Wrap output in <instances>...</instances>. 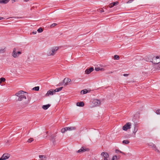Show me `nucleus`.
<instances>
[{
  "mask_svg": "<svg viewBox=\"0 0 160 160\" xmlns=\"http://www.w3.org/2000/svg\"><path fill=\"white\" fill-rule=\"evenodd\" d=\"M28 104V102L26 103H25V105H27Z\"/></svg>",
  "mask_w": 160,
  "mask_h": 160,
  "instance_id": "50",
  "label": "nucleus"
},
{
  "mask_svg": "<svg viewBox=\"0 0 160 160\" xmlns=\"http://www.w3.org/2000/svg\"><path fill=\"white\" fill-rule=\"evenodd\" d=\"M58 47H54L49 50L47 52V54L48 56L53 55L55 53V52L58 49Z\"/></svg>",
  "mask_w": 160,
  "mask_h": 160,
  "instance_id": "1",
  "label": "nucleus"
},
{
  "mask_svg": "<svg viewBox=\"0 0 160 160\" xmlns=\"http://www.w3.org/2000/svg\"><path fill=\"white\" fill-rule=\"evenodd\" d=\"M26 93V92H24L23 91L21 90L18 92L17 93L15 94V95L18 97V98L19 97L21 96L22 95L24 94V93Z\"/></svg>",
  "mask_w": 160,
  "mask_h": 160,
  "instance_id": "7",
  "label": "nucleus"
},
{
  "mask_svg": "<svg viewBox=\"0 0 160 160\" xmlns=\"http://www.w3.org/2000/svg\"><path fill=\"white\" fill-rule=\"evenodd\" d=\"M37 33V32L36 31H35V32H32V33L33 34H36Z\"/></svg>",
  "mask_w": 160,
  "mask_h": 160,
  "instance_id": "47",
  "label": "nucleus"
},
{
  "mask_svg": "<svg viewBox=\"0 0 160 160\" xmlns=\"http://www.w3.org/2000/svg\"><path fill=\"white\" fill-rule=\"evenodd\" d=\"M39 86H37V87H35L33 88L32 89V90H35V91H39Z\"/></svg>",
  "mask_w": 160,
  "mask_h": 160,
  "instance_id": "26",
  "label": "nucleus"
},
{
  "mask_svg": "<svg viewBox=\"0 0 160 160\" xmlns=\"http://www.w3.org/2000/svg\"><path fill=\"white\" fill-rule=\"evenodd\" d=\"M51 106V104H48L47 105H43L42 106V108L45 110L47 109Z\"/></svg>",
  "mask_w": 160,
  "mask_h": 160,
  "instance_id": "17",
  "label": "nucleus"
},
{
  "mask_svg": "<svg viewBox=\"0 0 160 160\" xmlns=\"http://www.w3.org/2000/svg\"><path fill=\"white\" fill-rule=\"evenodd\" d=\"M6 51V48L1 49H0V53H4Z\"/></svg>",
  "mask_w": 160,
  "mask_h": 160,
  "instance_id": "27",
  "label": "nucleus"
},
{
  "mask_svg": "<svg viewBox=\"0 0 160 160\" xmlns=\"http://www.w3.org/2000/svg\"><path fill=\"white\" fill-rule=\"evenodd\" d=\"M156 113L157 115L160 114V109H158L156 111Z\"/></svg>",
  "mask_w": 160,
  "mask_h": 160,
  "instance_id": "34",
  "label": "nucleus"
},
{
  "mask_svg": "<svg viewBox=\"0 0 160 160\" xmlns=\"http://www.w3.org/2000/svg\"><path fill=\"white\" fill-rule=\"evenodd\" d=\"M33 141V139L32 138H31L30 139H28L27 141L29 143H31Z\"/></svg>",
  "mask_w": 160,
  "mask_h": 160,
  "instance_id": "35",
  "label": "nucleus"
},
{
  "mask_svg": "<svg viewBox=\"0 0 160 160\" xmlns=\"http://www.w3.org/2000/svg\"><path fill=\"white\" fill-rule=\"evenodd\" d=\"M4 19V18L3 17H0V20H2V19Z\"/></svg>",
  "mask_w": 160,
  "mask_h": 160,
  "instance_id": "48",
  "label": "nucleus"
},
{
  "mask_svg": "<svg viewBox=\"0 0 160 160\" xmlns=\"http://www.w3.org/2000/svg\"><path fill=\"white\" fill-rule=\"evenodd\" d=\"M123 144H128L129 143V141L128 140H123L122 142Z\"/></svg>",
  "mask_w": 160,
  "mask_h": 160,
  "instance_id": "24",
  "label": "nucleus"
},
{
  "mask_svg": "<svg viewBox=\"0 0 160 160\" xmlns=\"http://www.w3.org/2000/svg\"><path fill=\"white\" fill-rule=\"evenodd\" d=\"M102 69H103V68H95V70L97 71H98L100 70H101Z\"/></svg>",
  "mask_w": 160,
  "mask_h": 160,
  "instance_id": "32",
  "label": "nucleus"
},
{
  "mask_svg": "<svg viewBox=\"0 0 160 160\" xmlns=\"http://www.w3.org/2000/svg\"><path fill=\"white\" fill-rule=\"evenodd\" d=\"M26 99V97L24 94L22 95L21 96H20L18 98V99H16V100L18 101H21L23 99Z\"/></svg>",
  "mask_w": 160,
  "mask_h": 160,
  "instance_id": "11",
  "label": "nucleus"
},
{
  "mask_svg": "<svg viewBox=\"0 0 160 160\" xmlns=\"http://www.w3.org/2000/svg\"><path fill=\"white\" fill-rule=\"evenodd\" d=\"M93 102V104L95 106H99L100 104V101L97 99L94 100Z\"/></svg>",
  "mask_w": 160,
  "mask_h": 160,
  "instance_id": "9",
  "label": "nucleus"
},
{
  "mask_svg": "<svg viewBox=\"0 0 160 160\" xmlns=\"http://www.w3.org/2000/svg\"><path fill=\"white\" fill-rule=\"evenodd\" d=\"M43 31V29L42 28H40L37 30L38 32L39 33L42 32Z\"/></svg>",
  "mask_w": 160,
  "mask_h": 160,
  "instance_id": "30",
  "label": "nucleus"
},
{
  "mask_svg": "<svg viewBox=\"0 0 160 160\" xmlns=\"http://www.w3.org/2000/svg\"><path fill=\"white\" fill-rule=\"evenodd\" d=\"M86 89H84V90H82L81 91V94H85L89 92Z\"/></svg>",
  "mask_w": 160,
  "mask_h": 160,
  "instance_id": "21",
  "label": "nucleus"
},
{
  "mask_svg": "<svg viewBox=\"0 0 160 160\" xmlns=\"http://www.w3.org/2000/svg\"><path fill=\"white\" fill-rule=\"evenodd\" d=\"M149 57L151 59L149 61L150 62V61H152V60H154V61H155V60H156L157 59H158L160 58V56H157L156 57V58H154V57H153V58H152L153 56H152L151 55H150V56H149Z\"/></svg>",
  "mask_w": 160,
  "mask_h": 160,
  "instance_id": "16",
  "label": "nucleus"
},
{
  "mask_svg": "<svg viewBox=\"0 0 160 160\" xmlns=\"http://www.w3.org/2000/svg\"><path fill=\"white\" fill-rule=\"evenodd\" d=\"M121 152V151H120V150H118V149H116L115 150V152L116 153H118V152Z\"/></svg>",
  "mask_w": 160,
  "mask_h": 160,
  "instance_id": "40",
  "label": "nucleus"
},
{
  "mask_svg": "<svg viewBox=\"0 0 160 160\" xmlns=\"http://www.w3.org/2000/svg\"><path fill=\"white\" fill-rule=\"evenodd\" d=\"M0 160H3V159L1 158H0Z\"/></svg>",
  "mask_w": 160,
  "mask_h": 160,
  "instance_id": "49",
  "label": "nucleus"
},
{
  "mask_svg": "<svg viewBox=\"0 0 160 160\" xmlns=\"http://www.w3.org/2000/svg\"><path fill=\"white\" fill-rule=\"evenodd\" d=\"M132 0H129L127 2V3H131L132 2Z\"/></svg>",
  "mask_w": 160,
  "mask_h": 160,
  "instance_id": "43",
  "label": "nucleus"
},
{
  "mask_svg": "<svg viewBox=\"0 0 160 160\" xmlns=\"http://www.w3.org/2000/svg\"><path fill=\"white\" fill-rule=\"evenodd\" d=\"M94 70V68L93 67H91L89 69H87L85 71V72L87 74L90 73L91 72Z\"/></svg>",
  "mask_w": 160,
  "mask_h": 160,
  "instance_id": "8",
  "label": "nucleus"
},
{
  "mask_svg": "<svg viewBox=\"0 0 160 160\" xmlns=\"http://www.w3.org/2000/svg\"><path fill=\"white\" fill-rule=\"evenodd\" d=\"M112 72H110L109 73H112Z\"/></svg>",
  "mask_w": 160,
  "mask_h": 160,
  "instance_id": "52",
  "label": "nucleus"
},
{
  "mask_svg": "<svg viewBox=\"0 0 160 160\" xmlns=\"http://www.w3.org/2000/svg\"><path fill=\"white\" fill-rule=\"evenodd\" d=\"M101 156L103 157H106V158L109 157V155L108 153L103 152L101 154Z\"/></svg>",
  "mask_w": 160,
  "mask_h": 160,
  "instance_id": "14",
  "label": "nucleus"
},
{
  "mask_svg": "<svg viewBox=\"0 0 160 160\" xmlns=\"http://www.w3.org/2000/svg\"><path fill=\"white\" fill-rule=\"evenodd\" d=\"M19 0H12V3H13L14 2H17Z\"/></svg>",
  "mask_w": 160,
  "mask_h": 160,
  "instance_id": "41",
  "label": "nucleus"
},
{
  "mask_svg": "<svg viewBox=\"0 0 160 160\" xmlns=\"http://www.w3.org/2000/svg\"><path fill=\"white\" fill-rule=\"evenodd\" d=\"M120 153L122 154L123 155H125V153L123 152H122V151L120 152Z\"/></svg>",
  "mask_w": 160,
  "mask_h": 160,
  "instance_id": "44",
  "label": "nucleus"
},
{
  "mask_svg": "<svg viewBox=\"0 0 160 160\" xmlns=\"http://www.w3.org/2000/svg\"><path fill=\"white\" fill-rule=\"evenodd\" d=\"M21 53H22L21 52H20V51H18V52H16V49L15 48H14L13 49L12 52V56L14 58H15L17 57V54H18V55H19V54H21Z\"/></svg>",
  "mask_w": 160,
  "mask_h": 160,
  "instance_id": "5",
  "label": "nucleus"
},
{
  "mask_svg": "<svg viewBox=\"0 0 160 160\" xmlns=\"http://www.w3.org/2000/svg\"><path fill=\"white\" fill-rule=\"evenodd\" d=\"M155 62H158V61H157V60H155Z\"/></svg>",
  "mask_w": 160,
  "mask_h": 160,
  "instance_id": "51",
  "label": "nucleus"
},
{
  "mask_svg": "<svg viewBox=\"0 0 160 160\" xmlns=\"http://www.w3.org/2000/svg\"><path fill=\"white\" fill-rule=\"evenodd\" d=\"M9 1V0H0V3L7 4Z\"/></svg>",
  "mask_w": 160,
  "mask_h": 160,
  "instance_id": "20",
  "label": "nucleus"
},
{
  "mask_svg": "<svg viewBox=\"0 0 160 160\" xmlns=\"http://www.w3.org/2000/svg\"><path fill=\"white\" fill-rule=\"evenodd\" d=\"M90 149L88 148H86L85 147H82L81 149L78 151V153L84 152L86 151H89Z\"/></svg>",
  "mask_w": 160,
  "mask_h": 160,
  "instance_id": "3",
  "label": "nucleus"
},
{
  "mask_svg": "<svg viewBox=\"0 0 160 160\" xmlns=\"http://www.w3.org/2000/svg\"><path fill=\"white\" fill-rule=\"evenodd\" d=\"M154 60H152V61H150L155 64H158L160 62V60L158 61V62H155Z\"/></svg>",
  "mask_w": 160,
  "mask_h": 160,
  "instance_id": "28",
  "label": "nucleus"
},
{
  "mask_svg": "<svg viewBox=\"0 0 160 160\" xmlns=\"http://www.w3.org/2000/svg\"><path fill=\"white\" fill-rule=\"evenodd\" d=\"M64 84L62 82H60L58 85H57V86H60L61 85H64Z\"/></svg>",
  "mask_w": 160,
  "mask_h": 160,
  "instance_id": "38",
  "label": "nucleus"
},
{
  "mask_svg": "<svg viewBox=\"0 0 160 160\" xmlns=\"http://www.w3.org/2000/svg\"><path fill=\"white\" fill-rule=\"evenodd\" d=\"M10 157V154L8 153H5L3 154L1 158L3 160H5L8 159Z\"/></svg>",
  "mask_w": 160,
  "mask_h": 160,
  "instance_id": "6",
  "label": "nucleus"
},
{
  "mask_svg": "<svg viewBox=\"0 0 160 160\" xmlns=\"http://www.w3.org/2000/svg\"><path fill=\"white\" fill-rule=\"evenodd\" d=\"M67 131V128L66 127L62 128L61 130V132L62 133H64L65 132Z\"/></svg>",
  "mask_w": 160,
  "mask_h": 160,
  "instance_id": "25",
  "label": "nucleus"
},
{
  "mask_svg": "<svg viewBox=\"0 0 160 160\" xmlns=\"http://www.w3.org/2000/svg\"><path fill=\"white\" fill-rule=\"evenodd\" d=\"M66 78H65L64 79V80H63L62 82L64 84L65 83V82H66Z\"/></svg>",
  "mask_w": 160,
  "mask_h": 160,
  "instance_id": "42",
  "label": "nucleus"
},
{
  "mask_svg": "<svg viewBox=\"0 0 160 160\" xmlns=\"http://www.w3.org/2000/svg\"><path fill=\"white\" fill-rule=\"evenodd\" d=\"M98 11L99 10V12H100L101 13H102V12H104V10L102 8H101V9H98L97 10Z\"/></svg>",
  "mask_w": 160,
  "mask_h": 160,
  "instance_id": "36",
  "label": "nucleus"
},
{
  "mask_svg": "<svg viewBox=\"0 0 160 160\" xmlns=\"http://www.w3.org/2000/svg\"><path fill=\"white\" fill-rule=\"evenodd\" d=\"M55 93L54 89H51L48 91L47 93L45 95V96L47 97L50 95H52Z\"/></svg>",
  "mask_w": 160,
  "mask_h": 160,
  "instance_id": "4",
  "label": "nucleus"
},
{
  "mask_svg": "<svg viewBox=\"0 0 160 160\" xmlns=\"http://www.w3.org/2000/svg\"><path fill=\"white\" fill-rule=\"evenodd\" d=\"M118 3L119 2L117 1L112 2L109 5V6H108V7H109L110 8H112L113 6L116 5L117 4H118Z\"/></svg>",
  "mask_w": 160,
  "mask_h": 160,
  "instance_id": "10",
  "label": "nucleus"
},
{
  "mask_svg": "<svg viewBox=\"0 0 160 160\" xmlns=\"http://www.w3.org/2000/svg\"><path fill=\"white\" fill-rule=\"evenodd\" d=\"M55 137L56 136H54L53 135H51L49 139L50 140L52 141L53 144L55 142Z\"/></svg>",
  "mask_w": 160,
  "mask_h": 160,
  "instance_id": "13",
  "label": "nucleus"
},
{
  "mask_svg": "<svg viewBox=\"0 0 160 160\" xmlns=\"http://www.w3.org/2000/svg\"><path fill=\"white\" fill-rule=\"evenodd\" d=\"M138 130V126H137V125H136V124H134V130L133 131V133H135Z\"/></svg>",
  "mask_w": 160,
  "mask_h": 160,
  "instance_id": "23",
  "label": "nucleus"
},
{
  "mask_svg": "<svg viewBox=\"0 0 160 160\" xmlns=\"http://www.w3.org/2000/svg\"><path fill=\"white\" fill-rule=\"evenodd\" d=\"M57 25V23H52V24L51 25V27H54L56 26Z\"/></svg>",
  "mask_w": 160,
  "mask_h": 160,
  "instance_id": "37",
  "label": "nucleus"
},
{
  "mask_svg": "<svg viewBox=\"0 0 160 160\" xmlns=\"http://www.w3.org/2000/svg\"><path fill=\"white\" fill-rule=\"evenodd\" d=\"M150 146L153 148V149L156 151H157L158 152H160L159 150L157 149L156 145L154 144L153 143H150Z\"/></svg>",
  "mask_w": 160,
  "mask_h": 160,
  "instance_id": "12",
  "label": "nucleus"
},
{
  "mask_svg": "<svg viewBox=\"0 0 160 160\" xmlns=\"http://www.w3.org/2000/svg\"><path fill=\"white\" fill-rule=\"evenodd\" d=\"M39 157L40 158H42H42L43 157H44V158H45V157H44L43 155H39Z\"/></svg>",
  "mask_w": 160,
  "mask_h": 160,
  "instance_id": "39",
  "label": "nucleus"
},
{
  "mask_svg": "<svg viewBox=\"0 0 160 160\" xmlns=\"http://www.w3.org/2000/svg\"><path fill=\"white\" fill-rule=\"evenodd\" d=\"M131 122H127L122 127V129L123 130L126 131L128 129H130L131 127Z\"/></svg>",
  "mask_w": 160,
  "mask_h": 160,
  "instance_id": "2",
  "label": "nucleus"
},
{
  "mask_svg": "<svg viewBox=\"0 0 160 160\" xmlns=\"http://www.w3.org/2000/svg\"><path fill=\"white\" fill-rule=\"evenodd\" d=\"M67 131V130H75L76 129V128L75 127H66Z\"/></svg>",
  "mask_w": 160,
  "mask_h": 160,
  "instance_id": "19",
  "label": "nucleus"
},
{
  "mask_svg": "<svg viewBox=\"0 0 160 160\" xmlns=\"http://www.w3.org/2000/svg\"><path fill=\"white\" fill-rule=\"evenodd\" d=\"M104 160H108V158H106V157H104Z\"/></svg>",
  "mask_w": 160,
  "mask_h": 160,
  "instance_id": "45",
  "label": "nucleus"
},
{
  "mask_svg": "<svg viewBox=\"0 0 160 160\" xmlns=\"http://www.w3.org/2000/svg\"><path fill=\"white\" fill-rule=\"evenodd\" d=\"M117 160V157L116 155H114L112 157V160Z\"/></svg>",
  "mask_w": 160,
  "mask_h": 160,
  "instance_id": "33",
  "label": "nucleus"
},
{
  "mask_svg": "<svg viewBox=\"0 0 160 160\" xmlns=\"http://www.w3.org/2000/svg\"><path fill=\"white\" fill-rule=\"evenodd\" d=\"M76 105L78 107H82L84 106V103L83 102H78L77 103Z\"/></svg>",
  "mask_w": 160,
  "mask_h": 160,
  "instance_id": "15",
  "label": "nucleus"
},
{
  "mask_svg": "<svg viewBox=\"0 0 160 160\" xmlns=\"http://www.w3.org/2000/svg\"><path fill=\"white\" fill-rule=\"evenodd\" d=\"M114 59L118 60L119 59V57L118 55H116L114 56Z\"/></svg>",
  "mask_w": 160,
  "mask_h": 160,
  "instance_id": "31",
  "label": "nucleus"
},
{
  "mask_svg": "<svg viewBox=\"0 0 160 160\" xmlns=\"http://www.w3.org/2000/svg\"><path fill=\"white\" fill-rule=\"evenodd\" d=\"M6 79L4 78H0V84L2 82H4L5 81Z\"/></svg>",
  "mask_w": 160,
  "mask_h": 160,
  "instance_id": "29",
  "label": "nucleus"
},
{
  "mask_svg": "<svg viewBox=\"0 0 160 160\" xmlns=\"http://www.w3.org/2000/svg\"><path fill=\"white\" fill-rule=\"evenodd\" d=\"M128 74H124L123 75V76H124L125 77L127 76H128Z\"/></svg>",
  "mask_w": 160,
  "mask_h": 160,
  "instance_id": "46",
  "label": "nucleus"
},
{
  "mask_svg": "<svg viewBox=\"0 0 160 160\" xmlns=\"http://www.w3.org/2000/svg\"><path fill=\"white\" fill-rule=\"evenodd\" d=\"M63 88V87H61L58 88H57L56 89H54L55 93L56 92H58L60 91L61 90H62Z\"/></svg>",
  "mask_w": 160,
  "mask_h": 160,
  "instance_id": "22",
  "label": "nucleus"
},
{
  "mask_svg": "<svg viewBox=\"0 0 160 160\" xmlns=\"http://www.w3.org/2000/svg\"><path fill=\"white\" fill-rule=\"evenodd\" d=\"M66 81V82L64 84V86H66L68 85V83L71 81V80L68 78H65Z\"/></svg>",
  "mask_w": 160,
  "mask_h": 160,
  "instance_id": "18",
  "label": "nucleus"
}]
</instances>
